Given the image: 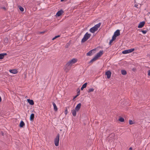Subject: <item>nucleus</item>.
<instances>
[{
	"instance_id": "obj_37",
	"label": "nucleus",
	"mask_w": 150,
	"mask_h": 150,
	"mask_svg": "<svg viewBox=\"0 0 150 150\" xmlns=\"http://www.w3.org/2000/svg\"><path fill=\"white\" fill-rule=\"evenodd\" d=\"M84 88L83 87H82L81 88V90H83Z\"/></svg>"
},
{
	"instance_id": "obj_10",
	"label": "nucleus",
	"mask_w": 150,
	"mask_h": 150,
	"mask_svg": "<svg viewBox=\"0 0 150 150\" xmlns=\"http://www.w3.org/2000/svg\"><path fill=\"white\" fill-rule=\"evenodd\" d=\"M63 12L64 11L62 10L59 11L56 14V16L58 17L60 16L63 13Z\"/></svg>"
},
{
	"instance_id": "obj_40",
	"label": "nucleus",
	"mask_w": 150,
	"mask_h": 150,
	"mask_svg": "<svg viewBox=\"0 0 150 150\" xmlns=\"http://www.w3.org/2000/svg\"><path fill=\"white\" fill-rule=\"evenodd\" d=\"M1 101V97L0 96V102Z\"/></svg>"
},
{
	"instance_id": "obj_22",
	"label": "nucleus",
	"mask_w": 150,
	"mask_h": 150,
	"mask_svg": "<svg viewBox=\"0 0 150 150\" xmlns=\"http://www.w3.org/2000/svg\"><path fill=\"white\" fill-rule=\"evenodd\" d=\"M24 125L25 123L23 121H21L20 123V127H22Z\"/></svg>"
},
{
	"instance_id": "obj_43",
	"label": "nucleus",
	"mask_w": 150,
	"mask_h": 150,
	"mask_svg": "<svg viewBox=\"0 0 150 150\" xmlns=\"http://www.w3.org/2000/svg\"><path fill=\"white\" fill-rule=\"evenodd\" d=\"M64 0H61V1H64Z\"/></svg>"
},
{
	"instance_id": "obj_19",
	"label": "nucleus",
	"mask_w": 150,
	"mask_h": 150,
	"mask_svg": "<svg viewBox=\"0 0 150 150\" xmlns=\"http://www.w3.org/2000/svg\"><path fill=\"white\" fill-rule=\"evenodd\" d=\"M143 1V0H135V2L138 4H141Z\"/></svg>"
},
{
	"instance_id": "obj_15",
	"label": "nucleus",
	"mask_w": 150,
	"mask_h": 150,
	"mask_svg": "<svg viewBox=\"0 0 150 150\" xmlns=\"http://www.w3.org/2000/svg\"><path fill=\"white\" fill-rule=\"evenodd\" d=\"M7 55L6 53H3L0 54V59H3L5 56Z\"/></svg>"
},
{
	"instance_id": "obj_36",
	"label": "nucleus",
	"mask_w": 150,
	"mask_h": 150,
	"mask_svg": "<svg viewBox=\"0 0 150 150\" xmlns=\"http://www.w3.org/2000/svg\"><path fill=\"white\" fill-rule=\"evenodd\" d=\"M138 6V5H137V4H135V5H134V6H135V7H137V8H138V7H137Z\"/></svg>"
},
{
	"instance_id": "obj_33",
	"label": "nucleus",
	"mask_w": 150,
	"mask_h": 150,
	"mask_svg": "<svg viewBox=\"0 0 150 150\" xmlns=\"http://www.w3.org/2000/svg\"><path fill=\"white\" fill-rule=\"evenodd\" d=\"M114 40H113L112 39L111 40H110V42H109V44H110Z\"/></svg>"
},
{
	"instance_id": "obj_11",
	"label": "nucleus",
	"mask_w": 150,
	"mask_h": 150,
	"mask_svg": "<svg viewBox=\"0 0 150 150\" xmlns=\"http://www.w3.org/2000/svg\"><path fill=\"white\" fill-rule=\"evenodd\" d=\"M81 106V103H79L77 105L75 108V109L76 110L77 112H78L80 109Z\"/></svg>"
},
{
	"instance_id": "obj_1",
	"label": "nucleus",
	"mask_w": 150,
	"mask_h": 150,
	"mask_svg": "<svg viewBox=\"0 0 150 150\" xmlns=\"http://www.w3.org/2000/svg\"><path fill=\"white\" fill-rule=\"evenodd\" d=\"M101 24V23H99L98 24L95 25L94 27L91 28L89 30L92 33H94L96 31L98 28H99Z\"/></svg>"
},
{
	"instance_id": "obj_2",
	"label": "nucleus",
	"mask_w": 150,
	"mask_h": 150,
	"mask_svg": "<svg viewBox=\"0 0 150 150\" xmlns=\"http://www.w3.org/2000/svg\"><path fill=\"white\" fill-rule=\"evenodd\" d=\"M91 35V34L88 33H86L84 36L83 39H82L81 42L83 43L86 41L90 37Z\"/></svg>"
},
{
	"instance_id": "obj_25",
	"label": "nucleus",
	"mask_w": 150,
	"mask_h": 150,
	"mask_svg": "<svg viewBox=\"0 0 150 150\" xmlns=\"http://www.w3.org/2000/svg\"><path fill=\"white\" fill-rule=\"evenodd\" d=\"M119 121L121 122H123L124 121V119L122 117H120L119 120Z\"/></svg>"
},
{
	"instance_id": "obj_24",
	"label": "nucleus",
	"mask_w": 150,
	"mask_h": 150,
	"mask_svg": "<svg viewBox=\"0 0 150 150\" xmlns=\"http://www.w3.org/2000/svg\"><path fill=\"white\" fill-rule=\"evenodd\" d=\"M18 8L20 9V10L22 12H23L24 11V8H23V7H22L20 6L18 7Z\"/></svg>"
},
{
	"instance_id": "obj_30",
	"label": "nucleus",
	"mask_w": 150,
	"mask_h": 150,
	"mask_svg": "<svg viewBox=\"0 0 150 150\" xmlns=\"http://www.w3.org/2000/svg\"><path fill=\"white\" fill-rule=\"evenodd\" d=\"M116 36L114 35L112 37V39L114 40L116 39Z\"/></svg>"
},
{
	"instance_id": "obj_26",
	"label": "nucleus",
	"mask_w": 150,
	"mask_h": 150,
	"mask_svg": "<svg viewBox=\"0 0 150 150\" xmlns=\"http://www.w3.org/2000/svg\"><path fill=\"white\" fill-rule=\"evenodd\" d=\"M94 90V89L93 88H90L88 89V93L93 92Z\"/></svg>"
},
{
	"instance_id": "obj_35",
	"label": "nucleus",
	"mask_w": 150,
	"mask_h": 150,
	"mask_svg": "<svg viewBox=\"0 0 150 150\" xmlns=\"http://www.w3.org/2000/svg\"><path fill=\"white\" fill-rule=\"evenodd\" d=\"M79 95L78 94L77 95L75 96H74L73 98V100H74V99H75Z\"/></svg>"
},
{
	"instance_id": "obj_13",
	"label": "nucleus",
	"mask_w": 150,
	"mask_h": 150,
	"mask_svg": "<svg viewBox=\"0 0 150 150\" xmlns=\"http://www.w3.org/2000/svg\"><path fill=\"white\" fill-rule=\"evenodd\" d=\"M9 71L13 74H16L18 72L17 70L16 69L10 70Z\"/></svg>"
},
{
	"instance_id": "obj_4",
	"label": "nucleus",
	"mask_w": 150,
	"mask_h": 150,
	"mask_svg": "<svg viewBox=\"0 0 150 150\" xmlns=\"http://www.w3.org/2000/svg\"><path fill=\"white\" fill-rule=\"evenodd\" d=\"M59 134H58L54 139V144L56 146H59Z\"/></svg>"
},
{
	"instance_id": "obj_32",
	"label": "nucleus",
	"mask_w": 150,
	"mask_h": 150,
	"mask_svg": "<svg viewBox=\"0 0 150 150\" xmlns=\"http://www.w3.org/2000/svg\"><path fill=\"white\" fill-rule=\"evenodd\" d=\"M67 113H68L67 110V109H66V110H65V111H64V113L65 115H67Z\"/></svg>"
},
{
	"instance_id": "obj_8",
	"label": "nucleus",
	"mask_w": 150,
	"mask_h": 150,
	"mask_svg": "<svg viewBox=\"0 0 150 150\" xmlns=\"http://www.w3.org/2000/svg\"><path fill=\"white\" fill-rule=\"evenodd\" d=\"M111 73L109 71H107L105 73V75L107 76V78L108 79H109L110 78L111 76Z\"/></svg>"
},
{
	"instance_id": "obj_27",
	"label": "nucleus",
	"mask_w": 150,
	"mask_h": 150,
	"mask_svg": "<svg viewBox=\"0 0 150 150\" xmlns=\"http://www.w3.org/2000/svg\"><path fill=\"white\" fill-rule=\"evenodd\" d=\"M129 125H132L134 124V122H133L131 120H129Z\"/></svg>"
},
{
	"instance_id": "obj_29",
	"label": "nucleus",
	"mask_w": 150,
	"mask_h": 150,
	"mask_svg": "<svg viewBox=\"0 0 150 150\" xmlns=\"http://www.w3.org/2000/svg\"><path fill=\"white\" fill-rule=\"evenodd\" d=\"M60 36L59 35H57V36H55V37H54V38H52V40H54L55 39H56V38L60 37Z\"/></svg>"
},
{
	"instance_id": "obj_7",
	"label": "nucleus",
	"mask_w": 150,
	"mask_h": 150,
	"mask_svg": "<svg viewBox=\"0 0 150 150\" xmlns=\"http://www.w3.org/2000/svg\"><path fill=\"white\" fill-rule=\"evenodd\" d=\"M103 54V50L100 51L95 56L97 59L100 57Z\"/></svg>"
},
{
	"instance_id": "obj_39",
	"label": "nucleus",
	"mask_w": 150,
	"mask_h": 150,
	"mask_svg": "<svg viewBox=\"0 0 150 150\" xmlns=\"http://www.w3.org/2000/svg\"><path fill=\"white\" fill-rule=\"evenodd\" d=\"M132 147H130L129 149V150H132Z\"/></svg>"
},
{
	"instance_id": "obj_5",
	"label": "nucleus",
	"mask_w": 150,
	"mask_h": 150,
	"mask_svg": "<svg viewBox=\"0 0 150 150\" xmlns=\"http://www.w3.org/2000/svg\"><path fill=\"white\" fill-rule=\"evenodd\" d=\"M78 60L76 58H73L71 60L69 61L67 63H68L70 65L72 66V65L76 63L77 62Z\"/></svg>"
},
{
	"instance_id": "obj_23",
	"label": "nucleus",
	"mask_w": 150,
	"mask_h": 150,
	"mask_svg": "<svg viewBox=\"0 0 150 150\" xmlns=\"http://www.w3.org/2000/svg\"><path fill=\"white\" fill-rule=\"evenodd\" d=\"M122 74L123 75H125L127 74V72L125 70H122L121 71Z\"/></svg>"
},
{
	"instance_id": "obj_42",
	"label": "nucleus",
	"mask_w": 150,
	"mask_h": 150,
	"mask_svg": "<svg viewBox=\"0 0 150 150\" xmlns=\"http://www.w3.org/2000/svg\"><path fill=\"white\" fill-rule=\"evenodd\" d=\"M3 9H4L5 10V9H6V8H5V7H3Z\"/></svg>"
},
{
	"instance_id": "obj_21",
	"label": "nucleus",
	"mask_w": 150,
	"mask_h": 150,
	"mask_svg": "<svg viewBox=\"0 0 150 150\" xmlns=\"http://www.w3.org/2000/svg\"><path fill=\"white\" fill-rule=\"evenodd\" d=\"M97 59L94 57L92 59H91L89 62V63H92L93 62L96 61Z\"/></svg>"
},
{
	"instance_id": "obj_14",
	"label": "nucleus",
	"mask_w": 150,
	"mask_h": 150,
	"mask_svg": "<svg viewBox=\"0 0 150 150\" xmlns=\"http://www.w3.org/2000/svg\"><path fill=\"white\" fill-rule=\"evenodd\" d=\"M114 35L117 37L120 35V31L119 30H117L114 33Z\"/></svg>"
},
{
	"instance_id": "obj_3",
	"label": "nucleus",
	"mask_w": 150,
	"mask_h": 150,
	"mask_svg": "<svg viewBox=\"0 0 150 150\" xmlns=\"http://www.w3.org/2000/svg\"><path fill=\"white\" fill-rule=\"evenodd\" d=\"M71 66L67 63L64 68V69L66 73H67L71 69Z\"/></svg>"
},
{
	"instance_id": "obj_17",
	"label": "nucleus",
	"mask_w": 150,
	"mask_h": 150,
	"mask_svg": "<svg viewBox=\"0 0 150 150\" xmlns=\"http://www.w3.org/2000/svg\"><path fill=\"white\" fill-rule=\"evenodd\" d=\"M71 112L72 114L75 117V116H76V112H77V111L75 109V110H71Z\"/></svg>"
},
{
	"instance_id": "obj_9",
	"label": "nucleus",
	"mask_w": 150,
	"mask_h": 150,
	"mask_svg": "<svg viewBox=\"0 0 150 150\" xmlns=\"http://www.w3.org/2000/svg\"><path fill=\"white\" fill-rule=\"evenodd\" d=\"M94 50L95 49H93L89 51L86 54L87 56H91L93 55L94 53Z\"/></svg>"
},
{
	"instance_id": "obj_31",
	"label": "nucleus",
	"mask_w": 150,
	"mask_h": 150,
	"mask_svg": "<svg viewBox=\"0 0 150 150\" xmlns=\"http://www.w3.org/2000/svg\"><path fill=\"white\" fill-rule=\"evenodd\" d=\"M142 32L144 34H145L146 33L147 31L146 30H142Z\"/></svg>"
},
{
	"instance_id": "obj_6",
	"label": "nucleus",
	"mask_w": 150,
	"mask_h": 150,
	"mask_svg": "<svg viewBox=\"0 0 150 150\" xmlns=\"http://www.w3.org/2000/svg\"><path fill=\"white\" fill-rule=\"evenodd\" d=\"M134 50V48L130 49L125 50L122 52V53L123 54H127L132 52Z\"/></svg>"
},
{
	"instance_id": "obj_34",
	"label": "nucleus",
	"mask_w": 150,
	"mask_h": 150,
	"mask_svg": "<svg viewBox=\"0 0 150 150\" xmlns=\"http://www.w3.org/2000/svg\"><path fill=\"white\" fill-rule=\"evenodd\" d=\"M148 75L149 76H150V70H148Z\"/></svg>"
},
{
	"instance_id": "obj_20",
	"label": "nucleus",
	"mask_w": 150,
	"mask_h": 150,
	"mask_svg": "<svg viewBox=\"0 0 150 150\" xmlns=\"http://www.w3.org/2000/svg\"><path fill=\"white\" fill-rule=\"evenodd\" d=\"M34 118V115L33 113H32L31 114L30 117V120L31 121H32L33 120V119Z\"/></svg>"
},
{
	"instance_id": "obj_38",
	"label": "nucleus",
	"mask_w": 150,
	"mask_h": 150,
	"mask_svg": "<svg viewBox=\"0 0 150 150\" xmlns=\"http://www.w3.org/2000/svg\"><path fill=\"white\" fill-rule=\"evenodd\" d=\"M8 39L7 38H6L5 39V41L6 40V42H7L8 41Z\"/></svg>"
},
{
	"instance_id": "obj_18",
	"label": "nucleus",
	"mask_w": 150,
	"mask_h": 150,
	"mask_svg": "<svg viewBox=\"0 0 150 150\" xmlns=\"http://www.w3.org/2000/svg\"><path fill=\"white\" fill-rule=\"evenodd\" d=\"M52 104L54 107V109L55 111H56L57 110V106L54 102L52 103Z\"/></svg>"
},
{
	"instance_id": "obj_16",
	"label": "nucleus",
	"mask_w": 150,
	"mask_h": 150,
	"mask_svg": "<svg viewBox=\"0 0 150 150\" xmlns=\"http://www.w3.org/2000/svg\"><path fill=\"white\" fill-rule=\"evenodd\" d=\"M27 100L28 102L30 104L32 105L34 104V101L33 100L28 99Z\"/></svg>"
},
{
	"instance_id": "obj_41",
	"label": "nucleus",
	"mask_w": 150,
	"mask_h": 150,
	"mask_svg": "<svg viewBox=\"0 0 150 150\" xmlns=\"http://www.w3.org/2000/svg\"><path fill=\"white\" fill-rule=\"evenodd\" d=\"M44 33V32H40V33Z\"/></svg>"
},
{
	"instance_id": "obj_28",
	"label": "nucleus",
	"mask_w": 150,
	"mask_h": 150,
	"mask_svg": "<svg viewBox=\"0 0 150 150\" xmlns=\"http://www.w3.org/2000/svg\"><path fill=\"white\" fill-rule=\"evenodd\" d=\"M87 83H84L82 86V87H83L84 88L86 87Z\"/></svg>"
},
{
	"instance_id": "obj_12",
	"label": "nucleus",
	"mask_w": 150,
	"mask_h": 150,
	"mask_svg": "<svg viewBox=\"0 0 150 150\" xmlns=\"http://www.w3.org/2000/svg\"><path fill=\"white\" fill-rule=\"evenodd\" d=\"M145 23L144 21L140 22L138 25V27L139 28H142L144 25Z\"/></svg>"
}]
</instances>
